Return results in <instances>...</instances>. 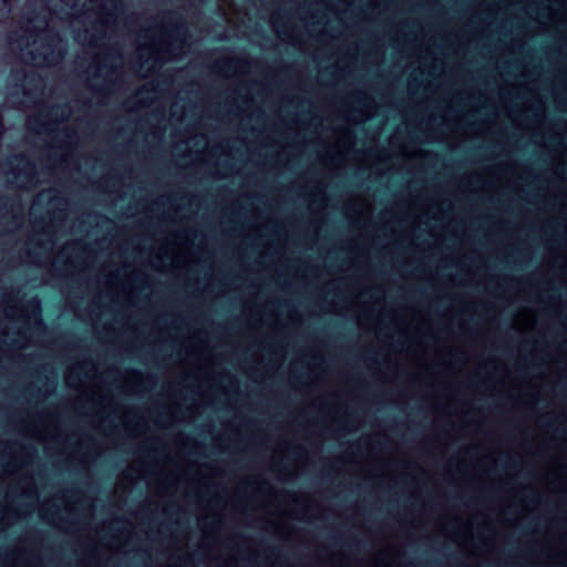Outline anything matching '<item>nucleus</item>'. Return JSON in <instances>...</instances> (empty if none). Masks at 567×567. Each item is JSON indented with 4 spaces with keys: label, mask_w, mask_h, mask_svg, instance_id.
Masks as SVG:
<instances>
[{
    "label": "nucleus",
    "mask_w": 567,
    "mask_h": 567,
    "mask_svg": "<svg viewBox=\"0 0 567 567\" xmlns=\"http://www.w3.org/2000/svg\"><path fill=\"white\" fill-rule=\"evenodd\" d=\"M25 161H27L25 168L13 171L12 173L16 177H23V179L25 182L31 183L35 178L34 165L29 159H25Z\"/></svg>",
    "instance_id": "obj_1"
},
{
    "label": "nucleus",
    "mask_w": 567,
    "mask_h": 567,
    "mask_svg": "<svg viewBox=\"0 0 567 567\" xmlns=\"http://www.w3.org/2000/svg\"><path fill=\"white\" fill-rule=\"evenodd\" d=\"M12 9L11 0H0V18L8 17Z\"/></svg>",
    "instance_id": "obj_2"
},
{
    "label": "nucleus",
    "mask_w": 567,
    "mask_h": 567,
    "mask_svg": "<svg viewBox=\"0 0 567 567\" xmlns=\"http://www.w3.org/2000/svg\"><path fill=\"white\" fill-rule=\"evenodd\" d=\"M172 29L174 31V34L176 35V39H178L181 35H186L187 33V28L184 22L173 24Z\"/></svg>",
    "instance_id": "obj_3"
},
{
    "label": "nucleus",
    "mask_w": 567,
    "mask_h": 567,
    "mask_svg": "<svg viewBox=\"0 0 567 567\" xmlns=\"http://www.w3.org/2000/svg\"><path fill=\"white\" fill-rule=\"evenodd\" d=\"M101 12L105 17V20L101 21V23L109 24L110 18H112L114 16L113 12L107 9H103Z\"/></svg>",
    "instance_id": "obj_4"
},
{
    "label": "nucleus",
    "mask_w": 567,
    "mask_h": 567,
    "mask_svg": "<svg viewBox=\"0 0 567 567\" xmlns=\"http://www.w3.org/2000/svg\"><path fill=\"white\" fill-rule=\"evenodd\" d=\"M29 306H30V307H33V308L39 312L40 307H39V302H38V301H35V300L33 299V300H31V301L29 302Z\"/></svg>",
    "instance_id": "obj_5"
},
{
    "label": "nucleus",
    "mask_w": 567,
    "mask_h": 567,
    "mask_svg": "<svg viewBox=\"0 0 567 567\" xmlns=\"http://www.w3.org/2000/svg\"><path fill=\"white\" fill-rule=\"evenodd\" d=\"M299 450L298 446H295V445H288V451L289 452H292V453H297V451Z\"/></svg>",
    "instance_id": "obj_6"
},
{
    "label": "nucleus",
    "mask_w": 567,
    "mask_h": 567,
    "mask_svg": "<svg viewBox=\"0 0 567 567\" xmlns=\"http://www.w3.org/2000/svg\"><path fill=\"white\" fill-rule=\"evenodd\" d=\"M111 2L113 3L115 9H117V6L121 4L120 0H111Z\"/></svg>",
    "instance_id": "obj_7"
},
{
    "label": "nucleus",
    "mask_w": 567,
    "mask_h": 567,
    "mask_svg": "<svg viewBox=\"0 0 567 567\" xmlns=\"http://www.w3.org/2000/svg\"><path fill=\"white\" fill-rule=\"evenodd\" d=\"M163 51L165 53H172L173 50H172V47H166V48L163 49Z\"/></svg>",
    "instance_id": "obj_8"
},
{
    "label": "nucleus",
    "mask_w": 567,
    "mask_h": 567,
    "mask_svg": "<svg viewBox=\"0 0 567 567\" xmlns=\"http://www.w3.org/2000/svg\"><path fill=\"white\" fill-rule=\"evenodd\" d=\"M146 452H147V450H146V447H145V446H141V447L138 449V453H146Z\"/></svg>",
    "instance_id": "obj_9"
},
{
    "label": "nucleus",
    "mask_w": 567,
    "mask_h": 567,
    "mask_svg": "<svg viewBox=\"0 0 567 567\" xmlns=\"http://www.w3.org/2000/svg\"><path fill=\"white\" fill-rule=\"evenodd\" d=\"M33 121H34V123H37V124H41V125H42V123H41L40 118H38V117H37V118H34Z\"/></svg>",
    "instance_id": "obj_10"
},
{
    "label": "nucleus",
    "mask_w": 567,
    "mask_h": 567,
    "mask_svg": "<svg viewBox=\"0 0 567 567\" xmlns=\"http://www.w3.org/2000/svg\"><path fill=\"white\" fill-rule=\"evenodd\" d=\"M509 466H511V467H516V466H517V463H516V462H512V463L509 464Z\"/></svg>",
    "instance_id": "obj_11"
},
{
    "label": "nucleus",
    "mask_w": 567,
    "mask_h": 567,
    "mask_svg": "<svg viewBox=\"0 0 567 567\" xmlns=\"http://www.w3.org/2000/svg\"><path fill=\"white\" fill-rule=\"evenodd\" d=\"M65 106H56L55 107V112L59 111V110H64Z\"/></svg>",
    "instance_id": "obj_12"
},
{
    "label": "nucleus",
    "mask_w": 567,
    "mask_h": 567,
    "mask_svg": "<svg viewBox=\"0 0 567 567\" xmlns=\"http://www.w3.org/2000/svg\"><path fill=\"white\" fill-rule=\"evenodd\" d=\"M293 503H295L296 505H299V503H300V502H299V499H298V498H293Z\"/></svg>",
    "instance_id": "obj_13"
}]
</instances>
